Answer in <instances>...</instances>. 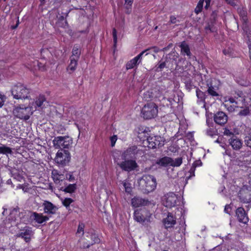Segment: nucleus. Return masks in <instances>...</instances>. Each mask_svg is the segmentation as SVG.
Instances as JSON below:
<instances>
[{"mask_svg": "<svg viewBox=\"0 0 251 251\" xmlns=\"http://www.w3.org/2000/svg\"><path fill=\"white\" fill-rule=\"evenodd\" d=\"M74 201V200L71 198H65L64 200L62 201L63 204L68 207L69 206L70 204Z\"/></svg>", "mask_w": 251, "mask_h": 251, "instance_id": "de8ad7c7", "label": "nucleus"}, {"mask_svg": "<svg viewBox=\"0 0 251 251\" xmlns=\"http://www.w3.org/2000/svg\"><path fill=\"white\" fill-rule=\"evenodd\" d=\"M167 59V58H166ZM167 60H166L164 62H161V61L158 63V64L156 66L155 71L159 72L161 71L162 69H163L165 67H166V62Z\"/></svg>", "mask_w": 251, "mask_h": 251, "instance_id": "e433bc0d", "label": "nucleus"}, {"mask_svg": "<svg viewBox=\"0 0 251 251\" xmlns=\"http://www.w3.org/2000/svg\"><path fill=\"white\" fill-rule=\"evenodd\" d=\"M71 155L68 150H61L58 151L55 158V161L58 164L65 166L69 163Z\"/></svg>", "mask_w": 251, "mask_h": 251, "instance_id": "0eeeda50", "label": "nucleus"}, {"mask_svg": "<svg viewBox=\"0 0 251 251\" xmlns=\"http://www.w3.org/2000/svg\"><path fill=\"white\" fill-rule=\"evenodd\" d=\"M176 19L175 16H170V23L171 24H176Z\"/></svg>", "mask_w": 251, "mask_h": 251, "instance_id": "69168bd1", "label": "nucleus"}, {"mask_svg": "<svg viewBox=\"0 0 251 251\" xmlns=\"http://www.w3.org/2000/svg\"><path fill=\"white\" fill-rule=\"evenodd\" d=\"M228 117L226 114L223 111H219L215 114L214 116V122L219 125H224L227 122Z\"/></svg>", "mask_w": 251, "mask_h": 251, "instance_id": "a211bd4d", "label": "nucleus"}, {"mask_svg": "<svg viewBox=\"0 0 251 251\" xmlns=\"http://www.w3.org/2000/svg\"><path fill=\"white\" fill-rule=\"evenodd\" d=\"M66 179H68L70 181H73L75 180V177L73 176L72 174H67L66 175Z\"/></svg>", "mask_w": 251, "mask_h": 251, "instance_id": "864d4df0", "label": "nucleus"}, {"mask_svg": "<svg viewBox=\"0 0 251 251\" xmlns=\"http://www.w3.org/2000/svg\"><path fill=\"white\" fill-rule=\"evenodd\" d=\"M13 113L16 117L26 121L29 119L33 113L31 107L20 105L13 109Z\"/></svg>", "mask_w": 251, "mask_h": 251, "instance_id": "39448f33", "label": "nucleus"}, {"mask_svg": "<svg viewBox=\"0 0 251 251\" xmlns=\"http://www.w3.org/2000/svg\"><path fill=\"white\" fill-rule=\"evenodd\" d=\"M250 114V109L249 107H246L243 109L241 110L238 113V115L241 116H246Z\"/></svg>", "mask_w": 251, "mask_h": 251, "instance_id": "37998d69", "label": "nucleus"}, {"mask_svg": "<svg viewBox=\"0 0 251 251\" xmlns=\"http://www.w3.org/2000/svg\"><path fill=\"white\" fill-rule=\"evenodd\" d=\"M172 161L171 157L164 156L157 159L155 161V164L160 167H166L169 165L170 166Z\"/></svg>", "mask_w": 251, "mask_h": 251, "instance_id": "393cba45", "label": "nucleus"}, {"mask_svg": "<svg viewBox=\"0 0 251 251\" xmlns=\"http://www.w3.org/2000/svg\"><path fill=\"white\" fill-rule=\"evenodd\" d=\"M44 211L45 213L48 215L54 214L58 209L56 206L53 204L51 202L45 201L43 203Z\"/></svg>", "mask_w": 251, "mask_h": 251, "instance_id": "aec40b11", "label": "nucleus"}, {"mask_svg": "<svg viewBox=\"0 0 251 251\" xmlns=\"http://www.w3.org/2000/svg\"><path fill=\"white\" fill-rule=\"evenodd\" d=\"M112 35L113 37L114 46L116 47L117 42V31L115 28L112 30Z\"/></svg>", "mask_w": 251, "mask_h": 251, "instance_id": "8fccbe9b", "label": "nucleus"}, {"mask_svg": "<svg viewBox=\"0 0 251 251\" xmlns=\"http://www.w3.org/2000/svg\"><path fill=\"white\" fill-rule=\"evenodd\" d=\"M4 97H5L4 95H2L0 94V107H1L4 104Z\"/></svg>", "mask_w": 251, "mask_h": 251, "instance_id": "680f3d73", "label": "nucleus"}, {"mask_svg": "<svg viewBox=\"0 0 251 251\" xmlns=\"http://www.w3.org/2000/svg\"><path fill=\"white\" fill-rule=\"evenodd\" d=\"M32 214H33L32 211L23 210L19 212V216L21 222L25 224H31L32 223Z\"/></svg>", "mask_w": 251, "mask_h": 251, "instance_id": "f3484780", "label": "nucleus"}, {"mask_svg": "<svg viewBox=\"0 0 251 251\" xmlns=\"http://www.w3.org/2000/svg\"><path fill=\"white\" fill-rule=\"evenodd\" d=\"M213 25H209L208 24L207 26L205 27V29L206 31H209L210 32H213L214 31V28L213 26Z\"/></svg>", "mask_w": 251, "mask_h": 251, "instance_id": "603ef678", "label": "nucleus"}, {"mask_svg": "<svg viewBox=\"0 0 251 251\" xmlns=\"http://www.w3.org/2000/svg\"><path fill=\"white\" fill-rule=\"evenodd\" d=\"M140 150L136 146H132L128 147L124 152L121 157L122 159H133L136 158V155L139 153Z\"/></svg>", "mask_w": 251, "mask_h": 251, "instance_id": "ddd939ff", "label": "nucleus"}, {"mask_svg": "<svg viewBox=\"0 0 251 251\" xmlns=\"http://www.w3.org/2000/svg\"><path fill=\"white\" fill-rule=\"evenodd\" d=\"M163 222L166 228L172 227L176 224V218L172 213L169 212L167 217L163 219Z\"/></svg>", "mask_w": 251, "mask_h": 251, "instance_id": "412c9836", "label": "nucleus"}, {"mask_svg": "<svg viewBox=\"0 0 251 251\" xmlns=\"http://www.w3.org/2000/svg\"><path fill=\"white\" fill-rule=\"evenodd\" d=\"M172 160L171 163H170V166L173 167H179L182 163V157H178L175 160L172 158Z\"/></svg>", "mask_w": 251, "mask_h": 251, "instance_id": "f704fd0d", "label": "nucleus"}, {"mask_svg": "<svg viewBox=\"0 0 251 251\" xmlns=\"http://www.w3.org/2000/svg\"><path fill=\"white\" fill-rule=\"evenodd\" d=\"M186 138L190 141L192 142L193 139V135L192 132H189L186 135Z\"/></svg>", "mask_w": 251, "mask_h": 251, "instance_id": "6e6d98bb", "label": "nucleus"}, {"mask_svg": "<svg viewBox=\"0 0 251 251\" xmlns=\"http://www.w3.org/2000/svg\"><path fill=\"white\" fill-rule=\"evenodd\" d=\"M204 0H200L196 7L195 9V12L198 14L200 13L202 9Z\"/></svg>", "mask_w": 251, "mask_h": 251, "instance_id": "c9c22d12", "label": "nucleus"}, {"mask_svg": "<svg viewBox=\"0 0 251 251\" xmlns=\"http://www.w3.org/2000/svg\"><path fill=\"white\" fill-rule=\"evenodd\" d=\"M149 204L148 199H143L139 196H135L131 199V205L134 207L146 206Z\"/></svg>", "mask_w": 251, "mask_h": 251, "instance_id": "6ab92c4d", "label": "nucleus"}, {"mask_svg": "<svg viewBox=\"0 0 251 251\" xmlns=\"http://www.w3.org/2000/svg\"><path fill=\"white\" fill-rule=\"evenodd\" d=\"M178 198L173 192L165 195L162 198L163 204L166 207L172 208L176 205Z\"/></svg>", "mask_w": 251, "mask_h": 251, "instance_id": "9b49d317", "label": "nucleus"}, {"mask_svg": "<svg viewBox=\"0 0 251 251\" xmlns=\"http://www.w3.org/2000/svg\"><path fill=\"white\" fill-rule=\"evenodd\" d=\"M196 95L200 101L204 103V106H205L206 103L205 100L207 97L205 92H203L199 88H197L196 90Z\"/></svg>", "mask_w": 251, "mask_h": 251, "instance_id": "2f4dec72", "label": "nucleus"}, {"mask_svg": "<svg viewBox=\"0 0 251 251\" xmlns=\"http://www.w3.org/2000/svg\"><path fill=\"white\" fill-rule=\"evenodd\" d=\"M141 113L145 119L154 118L157 115L158 106L154 102L148 103L143 107Z\"/></svg>", "mask_w": 251, "mask_h": 251, "instance_id": "20e7f679", "label": "nucleus"}, {"mask_svg": "<svg viewBox=\"0 0 251 251\" xmlns=\"http://www.w3.org/2000/svg\"><path fill=\"white\" fill-rule=\"evenodd\" d=\"M244 142L246 146L251 149V128H249L248 130L246 131Z\"/></svg>", "mask_w": 251, "mask_h": 251, "instance_id": "7c9ffc66", "label": "nucleus"}, {"mask_svg": "<svg viewBox=\"0 0 251 251\" xmlns=\"http://www.w3.org/2000/svg\"><path fill=\"white\" fill-rule=\"evenodd\" d=\"M236 216L239 222L247 224L249 221V218L248 216L247 213L246 212L245 209L242 207H238L236 210Z\"/></svg>", "mask_w": 251, "mask_h": 251, "instance_id": "dca6fc26", "label": "nucleus"}, {"mask_svg": "<svg viewBox=\"0 0 251 251\" xmlns=\"http://www.w3.org/2000/svg\"><path fill=\"white\" fill-rule=\"evenodd\" d=\"M32 214V222L34 221L35 222L39 224H42L49 219V216H44L42 213H38L37 212H33V214Z\"/></svg>", "mask_w": 251, "mask_h": 251, "instance_id": "b1692460", "label": "nucleus"}, {"mask_svg": "<svg viewBox=\"0 0 251 251\" xmlns=\"http://www.w3.org/2000/svg\"><path fill=\"white\" fill-rule=\"evenodd\" d=\"M53 144L56 149H69L72 147L73 140L68 136H57L53 139Z\"/></svg>", "mask_w": 251, "mask_h": 251, "instance_id": "423d86ee", "label": "nucleus"}, {"mask_svg": "<svg viewBox=\"0 0 251 251\" xmlns=\"http://www.w3.org/2000/svg\"><path fill=\"white\" fill-rule=\"evenodd\" d=\"M11 92L15 99H29L30 90L24 84L17 83L12 86Z\"/></svg>", "mask_w": 251, "mask_h": 251, "instance_id": "f03ea898", "label": "nucleus"}, {"mask_svg": "<svg viewBox=\"0 0 251 251\" xmlns=\"http://www.w3.org/2000/svg\"><path fill=\"white\" fill-rule=\"evenodd\" d=\"M33 235V232L32 228L29 226H26L23 229H21L17 234V237H21L24 239L26 242H29L31 240V236Z\"/></svg>", "mask_w": 251, "mask_h": 251, "instance_id": "4468645a", "label": "nucleus"}, {"mask_svg": "<svg viewBox=\"0 0 251 251\" xmlns=\"http://www.w3.org/2000/svg\"><path fill=\"white\" fill-rule=\"evenodd\" d=\"M151 49V48H149L142 51L137 56L128 61L126 64V69L128 70L132 69L135 66L138 65L141 62L142 57L144 55L146 56L150 53V50Z\"/></svg>", "mask_w": 251, "mask_h": 251, "instance_id": "9d476101", "label": "nucleus"}, {"mask_svg": "<svg viewBox=\"0 0 251 251\" xmlns=\"http://www.w3.org/2000/svg\"><path fill=\"white\" fill-rule=\"evenodd\" d=\"M205 82L207 87V94L218 99L220 97L218 91L220 86V81L215 78H209L206 80Z\"/></svg>", "mask_w": 251, "mask_h": 251, "instance_id": "7ed1b4c3", "label": "nucleus"}, {"mask_svg": "<svg viewBox=\"0 0 251 251\" xmlns=\"http://www.w3.org/2000/svg\"><path fill=\"white\" fill-rule=\"evenodd\" d=\"M138 186L144 194H148L153 191L156 187L157 182L155 177L151 175H143L138 180Z\"/></svg>", "mask_w": 251, "mask_h": 251, "instance_id": "f257e3e1", "label": "nucleus"}, {"mask_svg": "<svg viewBox=\"0 0 251 251\" xmlns=\"http://www.w3.org/2000/svg\"><path fill=\"white\" fill-rule=\"evenodd\" d=\"M195 169L196 168L193 167V166H191L190 170H189V173H190V176H189V177H192V176H195Z\"/></svg>", "mask_w": 251, "mask_h": 251, "instance_id": "052dcab7", "label": "nucleus"}, {"mask_svg": "<svg viewBox=\"0 0 251 251\" xmlns=\"http://www.w3.org/2000/svg\"><path fill=\"white\" fill-rule=\"evenodd\" d=\"M202 164V162L201 161V160H196L195 161L193 164H192V166L196 168L198 166H201Z\"/></svg>", "mask_w": 251, "mask_h": 251, "instance_id": "bf43d9fd", "label": "nucleus"}, {"mask_svg": "<svg viewBox=\"0 0 251 251\" xmlns=\"http://www.w3.org/2000/svg\"><path fill=\"white\" fill-rule=\"evenodd\" d=\"M122 183L125 188V191L127 193H130L132 191L131 184L125 181H123Z\"/></svg>", "mask_w": 251, "mask_h": 251, "instance_id": "a19ab883", "label": "nucleus"}, {"mask_svg": "<svg viewBox=\"0 0 251 251\" xmlns=\"http://www.w3.org/2000/svg\"><path fill=\"white\" fill-rule=\"evenodd\" d=\"M223 52L225 55L228 56H232L233 55V50L230 48L224 49L223 50Z\"/></svg>", "mask_w": 251, "mask_h": 251, "instance_id": "a18cd8bd", "label": "nucleus"}, {"mask_svg": "<svg viewBox=\"0 0 251 251\" xmlns=\"http://www.w3.org/2000/svg\"><path fill=\"white\" fill-rule=\"evenodd\" d=\"M124 161L118 163L117 165L123 171L130 172L136 170L138 165L136 161L133 159H123Z\"/></svg>", "mask_w": 251, "mask_h": 251, "instance_id": "1a4fd4ad", "label": "nucleus"}, {"mask_svg": "<svg viewBox=\"0 0 251 251\" xmlns=\"http://www.w3.org/2000/svg\"><path fill=\"white\" fill-rule=\"evenodd\" d=\"M66 187L64 188L62 187L60 188V190L65 192V193H72L75 192L76 189V184L75 183L74 184H69L67 185V183L65 184Z\"/></svg>", "mask_w": 251, "mask_h": 251, "instance_id": "bb28decb", "label": "nucleus"}, {"mask_svg": "<svg viewBox=\"0 0 251 251\" xmlns=\"http://www.w3.org/2000/svg\"><path fill=\"white\" fill-rule=\"evenodd\" d=\"M229 143L234 150H240L243 145L242 140L234 136L229 139Z\"/></svg>", "mask_w": 251, "mask_h": 251, "instance_id": "5701e85b", "label": "nucleus"}, {"mask_svg": "<svg viewBox=\"0 0 251 251\" xmlns=\"http://www.w3.org/2000/svg\"><path fill=\"white\" fill-rule=\"evenodd\" d=\"M91 239L92 240L91 245L94 244L99 243L100 242V239L98 237V236L95 234H92L91 235Z\"/></svg>", "mask_w": 251, "mask_h": 251, "instance_id": "c03bdc74", "label": "nucleus"}, {"mask_svg": "<svg viewBox=\"0 0 251 251\" xmlns=\"http://www.w3.org/2000/svg\"><path fill=\"white\" fill-rule=\"evenodd\" d=\"M117 140V137L116 135H113L110 138L111 146H114L115 143Z\"/></svg>", "mask_w": 251, "mask_h": 251, "instance_id": "5fc2aeb1", "label": "nucleus"}, {"mask_svg": "<svg viewBox=\"0 0 251 251\" xmlns=\"http://www.w3.org/2000/svg\"><path fill=\"white\" fill-rule=\"evenodd\" d=\"M227 4L231 6H235L236 3L234 0H224Z\"/></svg>", "mask_w": 251, "mask_h": 251, "instance_id": "338daca9", "label": "nucleus"}, {"mask_svg": "<svg viewBox=\"0 0 251 251\" xmlns=\"http://www.w3.org/2000/svg\"><path fill=\"white\" fill-rule=\"evenodd\" d=\"M151 214L149 211L144 209L140 210H135L134 212L135 220L142 224L146 222H150V217Z\"/></svg>", "mask_w": 251, "mask_h": 251, "instance_id": "6e6552de", "label": "nucleus"}, {"mask_svg": "<svg viewBox=\"0 0 251 251\" xmlns=\"http://www.w3.org/2000/svg\"><path fill=\"white\" fill-rule=\"evenodd\" d=\"M245 32H246V34L247 36V37L248 38V40L250 42H251V31L249 29V28H247L246 29V30H244Z\"/></svg>", "mask_w": 251, "mask_h": 251, "instance_id": "13d9d810", "label": "nucleus"}, {"mask_svg": "<svg viewBox=\"0 0 251 251\" xmlns=\"http://www.w3.org/2000/svg\"><path fill=\"white\" fill-rule=\"evenodd\" d=\"M238 196L240 200L244 203L251 202V188H243L239 192Z\"/></svg>", "mask_w": 251, "mask_h": 251, "instance_id": "2eb2a0df", "label": "nucleus"}, {"mask_svg": "<svg viewBox=\"0 0 251 251\" xmlns=\"http://www.w3.org/2000/svg\"><path fill=\"white\" fill-rule=\"evenodd\" d=\"M124 8L125 12L127 14H129L132 11V6L133 0H124Z\"/></svg>", "mask_w": 251, "mask_h": 251, "instance_id": "c85d7f7f", "label": "nucleus"}, {"mask_svg": "<svg viewBox=\"0 0 251 251\" xmlns=\"http://www.w3.org/2000/svg\"><path fill=\"white\" fill-rule=\"evenodd\" d=\"M204 1H205V3H206V5L205 6V8L206 9H208L210 7V2H211V0H204Z\"/></svg>", "mask_w": 251, "mask_h": 251, "instance_id": "774afa93", "label": "nucleus"}, {"mask_svg": "<svg viewBox=\"0 0 251 251\" xmlns=\"http://www.w3.org/2000/svg\"><path fill=\"white\" fill-rule=\"evenodd\" d=\"M62 14V15L59 16L58 17H57L56 25L58 27L65 28L69 26L68 23L66 20V17L68 15L69 12Z\"/></svg>", "mask_w": 251, "mask_h": 251, "instance_id": "4be33fe9", "label": "nucleus"}, {"mask_svg": "<svg viewBox=\"0 0 251 251\" xmlns=\"http://www.w3.org/2000/svg\"><path fill=\"white\" fill-rule=\"evenodd\" d=\"M230 210H231V207L230 206V205L228 204H226L225 207V209H224L225 212L226 213L230 214Z\"/></svg>", "mask_w": 251, "mask_h": 251, "instance_id": "0e129e2a", "label": "nucleus"}, {"mask_svg": "<svg viewBox=\"0 0 251 251\" xmlns=\"http://www.w3.org/2000/svg\"><path fill=\"white\" fill-rule=\"evenodd\" d=\"M184 80L185 88L187 90L190 91L192 88H195L191 78H188Z\"/></svg>", "mask_w": 251, "mask_h": 251, "instance_id": "72a5a7b5", "label": "nucleus"}, {"mask_svg": "<svg viewBox=\"0 0 251 251\" xmlns=\"http://www.w3.org/2000/svg\"><path fill=\"white\" fill-rule=\"evenodd\" d=\"M84 228V225L83 223H80L78 225V227L76 233H79L82 232V235L83 234V231Z\"/></svg>", "mask_w": 251, "mask_h": 251, "instance_id": "3c124183", "label": "nucleus"}, {"mask_svg": "<svg viewBox=\"0 0 251 251\" xmlns=\"http://www.w3.org/2000/svg\"><path fill=\"white\" fill-rule=\"evenodd\" d=\"M2 225L4 228H9L12 226L11 224H10V219H6L5 220L3 221Z\"/></svg>", "mask_w": 251, "mask_h": 251, "instance_id": "09e8293b", "label": "nucleus"}, {"mask_svg": "<svg viewBox=\"0 0 251 251\" xmlns=\"http://www.w3.org/2000/svg\"><path fill=\"white\" fill-rule=\"evenodd\" d=\"M72 57L73 56H75L76 58V59H78L79 58V56L80 55V51L79 50L77 47L74 46L73 47V50H72Z\"/></svg>", "mask_w": 251, "mask_h": 251, "instance_id": "4c0bfd02", "label": "nucleus"}, {"mask_svg": "<svg viewBox=\"0 0 251 251\" xmlns=\"http://www.w3.org/2000/svg\"><path fill=\"white\" fill-rule=\"evenodd\" d=\"M52 178L54 180V182L55 183H59L60 181V174H59L57 171H55V172H52Z\"/></svg>", "mask_w": 251, "mask_h": 251, "instance_id": "58836bf2", "label": "nucleus"}, {"mask_svg": "<svg viewBox=\"0 0 251 251\" xmlns=\"http://www.w3.org/2000/svg\"><path fill=\"white\" fill-rule=\"evenodd\" d=\"M179 46L181 49V53L183 55L186 54L188 56H191L192 53L190 51L189 46L185 41L182 42Z\"/></svg>", "mask_w": 251, "mask_h": 251, "instance_id": "a878e982", "label": "nucleus"}, {"mask_svg": "<svg viewBox=\"0 0 251 251\" xmlns=\"http://www.w3.org/2000/svg\"><path fill=\"white\" fill-rule=\"evenodd\" d=\"M0 154H11L12 153V150L10 148L6 147L4 145L0 143Z\"/></svg>", "mask_w": 251, "mask_h": 251, "instance_id": "473e14b6", "label": "nucleus"}, {"mask_svg": "<svg viewBox=\"0 0 251 251\" xmlns=\"http://www.w3.org/2000/svg\"><path fill=\"white\" fill-rule=\"evenodd\" d=\"M241 155L243 157H248L251 155V149H246L240 151Z\"/></svg>", "mask_w": 251, "mask_h": 251, "instance_id": "ea45409f", "label": "nucleus"}, {"mask_svg": "<svg viewBox=\"0 0 251 251\" xmlns=\"http://www.w3.org/2000/svg\"><path fill=\"white\" fill-rule=\"evenodd\" d=\"M242 21L243 23V29L244 30H246V29L248 28L247 26L248 18L246 15L243 16Z\"/></svg>", "mask_w": 251, "mask_h": 251, "instance_id": "49530a36", "label": "nucleus"}, {"mask_svg": "<svg viewBox=\"0 0 251 251\" xmlns=\"http://www.w3.org/2000/svg\"><path fill=\"white\" fill-rule=\"evenodd\" d=\"M217 13L216 10L212 11L210 17V21L211 25H214L217 19Z\"/></svg>", "mask_w": 251, "mask_h": 251, "instance_id": "79ce46f5", "label": "nucleus"}, {"mask_svg": "<svg viewBox=\"0 0 251 251\" xmlns=\"http://www.w3.org/2000/svg\"><path fill=\"white\" fill-rule=\"evenodd\" d=\"M207 133L208 135L211 136H213L214 135H215V131L211 128L207 130Z\"/></svg>", "mask_w": 251, "mask_h": 251, "instance_id": "e2e57ef3", "label": "nucleus"}, {"mask_svg": "<svg viewBox=\"0 0 251 251\" xmlns=\"http://www.w3.org/2000/svg\"><path fill=\"white\" fill-rule=\"evenodd\" d=\"M35 103L37 107L42 109L46 106V104L48 103L44 96H40L36 100Z\"/></svg>", "mask_w": 251, "mask_h": 251, "instance_id": "cd10ccee", "label": "nucleus"}, {"mask_svg": "<svg viewBox=\"0 0 251 251\" xmlns=\"http://www.w3.org/2000/svg\"><path fill=\"white\" fill-rule=\"evenodd\" d=\"M70 63L67 68V70H70L71 72H70V74H71L72 72H73L76 69V66L77 65V61L78 59H76L75 57H72V56L70 58Z\"/></svg>", "mask_w": 251, "mask_h": 251, "instance_id": "c756f323", "label": "nucleus"}, {"mask_svg": "<svg viewBox=\"0 0 251 251\" xmlns=\"http://www.w3.org/2000/svg\"><path fill=\"white\" fill-rule=\"evenodd\" d=\"M224 134L225 135L229 136H230L231 135H232L233 136H234L233 132H231L230 130H229L226 128L224 130Z\"/></svg>", "mask_w": 251, "mask_h": 251, "instance_id": "4d7b16f0", "label": "nucleus"}, {"mask_svg": "<svg viewBox=\"0 0 251 251\" xmlns=\"http://www.w3.org/2000/svg\"><path fill=\"white\" fill-rule=\"evenodd\" d=\"M147 143L148 147L150 149L159 148L164 145V139L160 136L148 137Z\"/></svg>", "mask_w": 251, "mask_h": 251, "instance_id": "f8f14e48", "label": "nucleus"}]
</instances>
